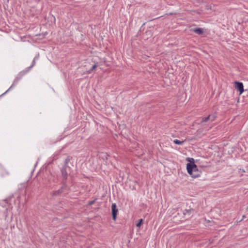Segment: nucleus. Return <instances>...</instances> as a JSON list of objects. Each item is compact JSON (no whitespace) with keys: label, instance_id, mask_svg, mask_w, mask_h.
Listing matches in <instances>:
<instances>
[{"label":"nucleus","instance_id":"1","mask_svg":"<svg viewBox=\"0 0 248 248\" xmlns=\"http://www.w3.org/2000/svg\"><path fill=\"white\" fill-rule=\"evenodd\" d=\"M186 168L187 172L192 177L197 178L200 176L201 171L194 163L187 164Z\"/></svg>","mask_w":248,"mask_h":248},{"label":"nucleus","instance_id":"2","mask_svg":"<svg viewBox=\"0 0 248 248\" xmlns=\"http://www.w3.org/2000/svg\"><path fill=\"white\" fill-rule=\"evenodd\" d=\"M234 83L235 84V88L240 92V94L244 92L243 83L237 81H235Z\"/></svg>","mask_w":248,"mask_h":248},{"label":"nucleus","instance_id":"3","mask_svg":"<svg viewBox=\"0 0 248 248\" xmlns=\"http://www.w3.org/2000/svg\"><path fill=\"white\" fill-rule=\"evenodd\" d=\"M112 215L113 220H115L116 218V215L118 213V210L116 208V206L115 203L112 204L111 206Z\"/></svg>","mask_w":248,"mask_h":248},{"label":"nucleus","instance_id":"4","mask_svg":"<svg viewBox=\"0 0 248 248\" xmlns=\"http://www.w3.org/2000/svg\"><path fill=\"white\" fill-rule=\"evenodd\" d=\"M192 31L198 34H202L203 33V31L201 28L193 29Z\"/></svg>","mask_w":248,"mask_h":248},{"label":"nucleus","instance_id":"5","mask_svg":"<svg viewBox=\"0 0 248 248\" xmlns=\"http://www.w3.org/2000/svg\"><path fill=\"white\" fill-rule=\"evenodd\" d=\"M194 212V210L193 209H186L184 211V215H190Z\"/></svg>","mask_w":248,"mask_h":248},{"label":"nucleus","instance_id":"6","mask_svg":"<svg viewBox=\"0 0 248 248\" xmlns=\"http://www.w3.org/2000/svg\"><path fill=\"white\" fill-rule=\"evenodd\" d=\"M210 117H211V115H209L207 117L202 118V120L201 121V123H202L204 122H207L208 121H210Z\"/></svg>","mask_w":248,"mask_h":248},{"label":"nucleus","instance_id":"7","mask_svg":"<svg viewBox=\"0 0 248 248\" xmlns=\"http://www.w3.org/2000/svg\"><path fill=\"white\" fill-rule=\"evenodd\" d=\"M173 142L176 144L181 145L184 143V141H180L176 139V140H174Z\"/></svg>","mask_w":248,"mask_h":248},{"label":"nucleus","instance_id":"8","mask_svg":"<svg viewBox=\"0 0 248 248\" xmlns=\"http://www.w3.org/2000/svg\"><path fill=\"white\" fill-rule=\"evenodd\" d=\"M96 67L97 65L96 64L93 65L92 68L89 71L88 73H91L92 71L94 70Z\"/></svg>","mask_w":248,"mask_h":248},{"label":"nucleus","instance_id":"9","mask_svg":"<svg viewBox=\"0 0 248 248\" xmlns=\"http://www.w3.org/2000/svg\"><path fill=\"white\" fill-rule=\"evenodd\" d=\"M142 221H143L142 219H140V222L137 224V225H137V226L138 227H140L141 225V224H142Z\"/></svg>","mask_w":248,"mask_h":248},{"label":"nucleus","instance_id":"10","mask_svg":"<svg viewBox=\"0 0 248 248\" xmlns=\"http://www.w3.org/2000/svg\"><path fill=\"white\" fill-rule=\"evenodd\" d=\"M215 119H216V116L215 115H212V116L211 115L210 121L211 122H213L215 120Z\"/></svg>","mask_w":248,"mask_h":248},{"label":"nucleus","instance_id":"11","mask_svg":"<svg viewBox=\"0 0 248 248\" xmlns=\"http://www.w3.org/2000/svg\"><path fill=\"white\" fill-rule=\"evenodd\" d=\"M62 176H63V177H66L67 174H66V173H65L64 172V170H62Z\"/></svg>","mask_w":248,"mask_h":248},{"label":"nucleus","instance_id":"12","mask_svg":"<svg viewBox=\"0 0 248 248\" xmlns=\"http://www.w3.org/2000/svg\"><path fill=\"white\" fill-rule=\"evenodd\" d=\"M94 202V201L90 202H89V204H90V205H92V204H93Z\"/></svg>","mask_w":248,"mask_h":248},{"label":"nucleus","instance_id":"13","mask_svg":"<svg viewBox=\"0 0 248 248\" xmlns=\"http://www.w3.org/2000/svg\"><path fill=\"white\" fill-rule=\"evenodd\" d=\"M245 217H245V215H244V216H243V218H245Z\"/></svg>","mask_w":248,"mask_h":248},{"label":"nucleus","instance_id":"14","mask_svg":"<svg viewBox=\"0 0 248 248\" xmlns=\"http://www.w3.org/2000/svg\"><path fill=\"white\" fill-rule=\"evenodd\" d=\"M242 172H245V170H242Z\"/></svg>","mask_w":248,"mask_h":248}]
</instances>
